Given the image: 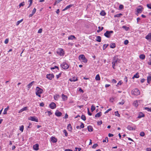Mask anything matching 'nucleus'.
<instances>
[{"label":"nucleus","mask_w":151,"mask_h":151,"mask_svg":"<svg viewBox=\"0 0 151 151\" xmlns=\"http://www.w3.org/2000/svg\"><path fill=\"white\" fill-rule=\"evenodd\" d=\"M143 9V8H139L137 9V13L136 14L138 16V14L139 13H141Z\"/></svg>","instance_id":"obj_13"},{"label":"nucleus","mask_w":151,"mask_h":151,"mask_svg":"<svg viewBox=\"0 0 151 151\" xmlns=\"http://www.w3.org/2000/svg\"><path fill=\"white\" fill-rule=\"evenodd\" d=\"M124 8V6L122 4H121L119 5V9H122Z\"/></svg>","instance_id":"obj_59"},{"label":"nucleus","mask_w":151,"mask_h":151,"mask_svg":"<svg viewBox=\"0 0 151 151\" xmlns=\"http://www.w3.org/2000/svg\"><path fill=\"white\" fill-rule=\"evenodd\" d=\"M84 124L82 122L81 123V125H80V127L81 128H83L84 127Z\"/></svg>","instance_id":"obj_61"},{"label":"nucleus","mask_w":151,"mask_h":151,"mask_svg":"<svg viewBox=\"0 0 151 151\" xmlns=\"http://www.w3.org/2000/svg\"><path fill=\"white\" fill-rule=\"evenodd\" d=\"M59 95L56 94L54 96V99L55 100L57 101L58 100L59 97H60Z\"/></svg>","instance_id":"obj_27"},{"label":"nucleus","mask_w":151,"mask_h":151,"mask_svg":"<svg viewBox=\"0 0 151 151\" xmlns=\"http://www.w3.org/2000/svg\"><path fill=\"white\" fill-rule=\"evenodd\" d=\"M61 65L62 68L65 70L68 69L69 67V65L65 62L63 63Z\"/></svg>","instance_id":"obj_7"},{"label":"nucleus","mask_w":151,"mask_h":151,"mask_svg":"<svg viewBox=\"0 0 151 151\" xmlns=\"http://www.w3.org/2000/svg\"><path fill=\"white\" fill-rule=\"evenodd\" d=\"M149 62H148V65H151V54L149 56Z\"/></svg>","instance_id":"obj_44"},{"label":"nucleus","mask_w":151,"mask_h":151,"mask_svg":"<svg viewBox=\"0 0 151 151\" xmlns=\"http://www.w3.org/2000/svg\"><path fill=\"white\" fill-rule=\"evenodd\" d=\"M98 29H99L97 30V32H99L103 29L104 28L103 27H101L99 26L98 27Z\"/></svg>","instance_id":"obj_35"},{"label":"nucleus","mask_w":151,"mask_h":151,"mask_svg":"<svg viewBox=\"0 0 151 151\" xmlns=\"http://www.w3.org/2000/svg\"><path fill=\"white\" fill-rule=\"evenodd\" d=\"M79 59L80 60H83V62L85 63H86L87 62V60L85 56L84 55H80L79 57Z\"/></svg>","instance_id":"obj_5"},{"label":"nucleus","mask_w":151,"mask_h":151,"mask_svg":"<svg viewBox=\"0 0 151 151\" xmlns=\"http://www.w3.org/2000/svg\"><path fill=\"white\" fill-rule=\"evenodd\" d=\"M110 47L111 48H114L116 47L115 44L114 43H111Z\"/></svg>","instance_id":"obj_41"},{"label":"nucleus","mask_w":151,"mask_h":151,"mask_svg":"<svg viewBox=\"0 0 151 151\" xmlns=\"http://www.w3.org/2000/svg\"><path fill=\"white\" fill-rule=\"evenodd\" d=\"M62 99L63 101L67 100L68 99V97L67 96L63 94L62 95Z\"/></svg>","instance_id":"obj_19"},{"label":"nucleus","mask_w":151,"mask_h":151,"mask_svg":"<svg viewBox=\"0 0 151 151\" xmlns=\"http://www.w3.org/2000/svg\"><path fill=\"white\" fill-rule=\"evenodd\" d=\"M103 142H108V138L107 137H106L105 138V139H103Z\"/></svg>","instance_id":"obj_49"},{"label":"nucleus","mask_w":151,"mask_h":151,"mask_svg":"<svg viewBox=\"0 0 151 151\" xmlns=\"http://www.w3.org/2000/svg\"><path fill=\"white\" fill-rule=\"evenodd\" d=\"M54 77L53 74H48L46 75V78L49 80H52Z\"/></svg>","instance_id":"obj_9"},{"label":"nucleus","mask_w":151,"mask_h":151,"mask_svg":"<svg viewBox=\"0 0 151 151\" xmlns=\"http://www.w3.org/2000/svg\"><path fill=\"white\" fill-rule=\"evenodd\" d=\"M147 7L151 9V4H147Z\"/></svg>","instance_id":"obj_64"},{"label":"nucleus","mask_w":151,"mask_h":151,"mask_svg":"<svg viewBox=\"0 0 151 151\" xmlns=\"http://www.w3.org/2000/svg\"><path fill=\"white\" fill-rule=\"evenodd\" d=\"M102 115V113L101 112H100L96 114L95 115V117H99Z\"/></svg>","instance_id":"obj_26"},{"label":"nucleus","mask_w":151,"mask_h":151,"mask_svg":"<svg viewBox=\"0 0 151 151\" xmlns=\"http://www.w3.org/2000/svg\"><path fill=\"white\" fill-rule=\"evenodd\" d=\"M151 81V76H150L147 77V82L149 83Z\"/></svg>","instance_id":"obj_34"},{"label":"nucleus","mask_w":151,"mask_h":151,"mask_svg":"<svg viewBox=\"0 0 151 151\" xmlns=\"http://www.w3.org/2000/svg\"><path fill=\"white\" fill-rule=\"evenodd\" d=\"M23 19H22L21 20L17 21V23H16V25L18 26L20 23H21L23 21Z\"/></svg>","instance_id":"obj_37"},{"label":"nucleus","mask_w":151,"mask_h":151,"mask_svg":"<svg viewBox=\"0 0 151 151\" xmlns=\"http://www.w3.org/2000/svg\"><path fill=\"white\" fill-rule=\"evenodd\" d=\"M55 68H57L58 69V70H59V68L58 67V66H55L54 67H51V69L53 70Z\"/></svg>","instance_id":"obj_56"},{"label":"nucleus","mask_w":151,"mask_h":151,"mask_svg":"<svg viewBox=\"0 0 151 151\" xmlns=\"http://www.w3.org/2000/svg\"><path fill=\"white\" fill-rule=\"evenodd\" d=\"M96 40L97 41L100 42L101 41V38L100 36H97L96 37Z\"/></svg>","instance_id":"obj_30"},{"label":"nucleus","mask_w":151,"mask_h":151,"mask_svg":"<svg viewBox=\"0 0 151 151\" xmlns=\"http://www.w3.org/2000/svg\"><path fill=\"white\" fill-rule=\"evenodd\" d=\"M34 83V81H32V82H31L29 84H28L27 86V88L28 89H29L32 86V85H33V83Z\"/></svg>","instance_id":"obj_21"},{"label":"nucleus","mask_w":151,"mask_h":151,"mask_svg":"<svg viewBox=\"0 0 151 151\" xmlns=\"http://www.w3.org/2000/svg\"><path fill=\"white\" fill-rule=\"evenodd\" d=\"M127 128L128 130H131L134 129L135 130V129L134 128L132 127L130 125L128 126L127 127Z\"/></svg>","instance_id":"obj_25"},{"label":"nucleus","mask_w":151,"mask_h":151,"mask_svg":"<svg viewBox=\"0 0 151 151\" xmlns=\"http://www.w3.org/2000/svg\"><path fill=\"white\" fill-rule=\"evenodd\" d=\"M27 106L24 107L22 108L21 109H20L19 111V113H20L24 111L27 110Z\"/></svg>","instance_id":"obj_18"},{"label":"nucleus","mask_w":151,"mask_h":151,"mask_svg":"<svg viewBox=\"0 0 151 151\" xmlns=\"http://www.w3.org/2000/svg\"><path fill=\"white\" fill-rule=\"evenodd\" d=\"M145 55L144 54H141L139 56V58L143 60L145 59Z\"/></svg>","instance_id":"obj_36"},{"label":"nucleus","mask_w":151,"mask_h":151,"mask_svg":"<svg viewBox=\"0 0 151 151\" xmlns=\"http://www.w3.org/2000/svg\"><path fill=\"white\" fill-rule=\"evenodd\" d=\"M63 133H65V135L66 137H67L68 135V133L65 129H64L63 131Z\"/></svg>","instance_id":"obj_46"},{"label":"nucleus","mask_w":151,"mask_h":151,"mask_svg":"<svg viewBox=\"0 0 151 151\" xmlns=\"http://www.w3.org/2000/svg\"><path fill=\"white\" fill-rule=\"evenodd\" d=\"M98 146V145L97 144H95L92 146V148H95Z\"/></svg>","instance_id":"obj_57"},{"label":"nucleus","mask_w":151,"mask_h":151,"mask_svg":"<svg viewBox=\"0 0 151 151\" xmlns=\"http://www.w3.org/2000/svg\"><path fill=\"white\" fill-rule=\"evenodd\" d=\"M139 135L142 137H144L145 135V133L143 132H141L140 133Z\"/></svg>","instance_id":"obj_53"},{"label":"nucleus","mask_w":151,"mask_h":151,"mask_svg":"<svg viewBox=\"0 0 151 151\" xmlns=\"http://www.w3.org/2000/svg\"><path fill=\"white\" fill-rule=\"evenodd\" d=\"M61 73H60L58 75H56V77L58 79L61 76Z\"/></svg>","instance_id":"obj_60"},{"label":"nucleus","mask_w":151,"mask_h":151,"mask_svg":"<svg viewBox=\"0 0 151 151\" xmlns=\"http://www.w3.org/2000/svg\"><path fill=\"white\" fill-rule=\"evenodd\" d=\"M9 108V106H7V107L5 108L4 109V111L3 113V114H7V111L8 110Z\"/></svg>","instance_id":"obj_22"},{"label":"nucleus","mask_w":151,"mask_h":151,"mask_svg":"<svg viewBox=\"0 0 151 151\" xmlns=\"http://www.w3.org/2000/svg\"><path fill=\"white\" fill-rule=\"evenodd\" d=\"M133 105L136 107L138 106V103L137 100L134 101L133 103Z\"/></svg>","instance_id":"obj_28"},{"label":"nucleus","mask_w":151,"mask_h":151,"mask_svg":"<svg viewBox=\"0 0 151 151\" xmlns=\"http://www.w3.org/2000/svg\"><path fill=\"white\" fill-rule=\"evenodd\" d=\"M122 27L126 31L128 30L129 29V27H126V26H123Z\"/></svg>","instance_id":"obj_40"},{"label":"nucleus","mask_w":151,"mask_h":151,"mask_svg":"<svg viewBox=\"0 0 151 151\" xmlns=\"http://www.w3.org/2000/svg\"><path fill=\"white\" fill-rule=\"evenodd\" d=\"M125 101L124 100H122L121 101L119 102V104L123 105L124 104V103H125Z\"/></svg>","instance_id":"obj_45"},{"label":"nucleus","mask_w":151,"mask_h":151,"mask_svg":"<svg viewBox=\"0 0 151 151\" xmlns=\"http://www.w3.org/2000/svg\"><path fill=\"white\" fill-rule=\"evenodd\" d=\"M96 109V107L95 106L93 105H92L91 107V110L92 112H93L94 110H95Z\"/></svg>","instance_id":"obj_38"},{"label":"nucleus","mask_w":151,"mask_h":151,"mask_svg":"<svg viewBox=\"0 0 151 151\" xmlns=\"http://www.w3.org/2000/svg\"><path fill=\"white\" fill-rule=\"evenodd\" d=\"M69 80L71 82H74L78 80V78L74 76L71 78H70Z\"/></svg>","instance_id":"obj_12"},{"label":"nucleus","mask_w":151,"mask_h":151,"mask_svg":"<svg viewBox=\"0 0 151 151\" xmlns=\"http://www.w3.org/2000/svg\"><path fill=\"white\" fill-rule=\"evenodd\" d=\"M145 116V114L142 112H140L139 113L138 116V118H141L142 117Z\"/></svg>","instance_id":"obj_20"},{"label":"nucleus","mask_w":151,"mask_h":151,"mask_svg":"<svg viewBox=\"0 0 151 151\" xmlns=\"http://www.w3.org/2000/svg\"><path fill=\"white\" fill-rule=\"evenodd\" d=\"M36 94L38 97H41V94L43 92V90L40 88L39 87L37 86L36 88Z\"/></svg>","instance_id":"obj_1"},{"label":"nucleus","mask_w":151,"mask_h":151,"mask_svg":"<svg viewBox=\"0 0 151 151\" xmlns=\"http://www.w3.org/2000/svg\"><path fill=\"white\" fill-rule=\"evenodd\" d=\"M67 129L69 131H71L72 130V127L70 124H69L67 126Z\"/></svg>","instance_id":"obj_31"},{"label":"nucleus","mask_w":151,"mask_h":151,"mask_svg":"<svg viewBox=\"0 0 151 151\" xmlns=\"http://www.w3.org/2000/svg\"><path fill=\"white\" fill-rule=\"evenodd\" d=\"M33 148L35 150H37L39 149V145L36 144L33 146Z\"/></svg>","instance_id":"obj_14"},{"label":"nucleus","mask_w":151,"mask_h":151,"mask_svg":"<svg viewBox=\"0 0 151 151\" xmlns=\"http://www.w3.org/2000/svg\"><path fill=\"white\" fill-rule=\"evenodd\" d=\"M129 43V41L127 40H126L124 41V44L125 45H127Z\"/></svg>","instance_id":"obj_62"},{"label":"nucleus","mask_w":151,"mask_h":151,"mask_svg":"<svg viewBox=\"0 0 151 151\" xmlns=\"http://www.w3.org/2000/svg\"><path fill=\"white\" fill-rule=\"evenodd\" d=\"M95 80L96 81H99L100 80V78L99 74H97L95 77Z\"/></svg>","instance_id":"obj_32"},{"label":"nucleus","mask_w":151,"mask_h":151,"mask_svg":"<svg viewBox=\"0 0 151 151\" xmlns=\"http://www.w3.org/2000/svg\"><path fill=\"white\" fill-rule=\"evenodd\" d=\"M76 38L73 35H71L68 37V40H73L74 39H76Z\"/></svg>","instance_id":"obj_16"},{"label":"nucleus","mask_w":151,"mask_h":151,"mask_svg":"<svg viewBox=\"0 0 151 151\" xmlns=\"http://www.w3.org/2000/svg\"><path fill=\"white\" fill-rule=\"evenodd\" d=\"M55 114L57 116L59 117L62 115V113L57 110L55 111Z\"/></svg>","instance_id":"obj_11"},{"label":"nucleus","mask_w":151,"mask_h":151,"mask_svg":"<svg viewBox=\"0 0 151 151\" xmlns=\"http://www.w3.org/2000/svg\"><path fill=\"white\" fill-rule=\"evenodd\" d=\"M51 141L53 143H56L57 141V139L54 137H52L51 138Z\"/></svg>","instance_id":"obj_15"},{"label":"nucleus","mask_w":151,"mask_h":151,"mask_svg":"<svg viewBox=\"0 0 151 151\" xmlns=\"http://www.w3.org/2000/svg\"><path fill=\"white\" fill-rule=\"evenodd\" d=\"M28 119L29 120H31L32 121H35L37 122H38V119L35 116H31L28 118Z\"/></svg>","instance_id":"obj_8"},{"label":"nucleus","mask_w":151,"mask_h":151,"mask_svg":"<svg viewBox=\"0 0 151 151\" xmlns=\"http://www.w3.org/2000/svg\"><path fill=\"white\" fill-rule=\"evenodd\" d=\"M113 33V31H106L104 34V35L107 38H110L111 34Z\"/></svg>","instance_id":"obj_6"},{"label":"nucleus","mask_w":151,"mask_h":151,"mask_svg":"<svg viewBox=\"0 0 151 151\" xmlns=\"http://www.w3.org/2000/svg\"><path fill=\"white\" fill-rule=\"evenodd\" d=\"M115 115L116 116H117L119 117H120V114L119 113V112L118 111H115Z\"/></svg>","instance_id":"obj_42"},{"label":"nucleus","mask_w":151,"mask_h":151,"mask_svg":"<svg viewBox=\"0 0 151 151\" xmlns=\"http://www.w3.org/2000/svg\"><path fill=\"white\" fill-rule=\"evenodd\" d=\"M9 39H5V41H4V43L6 44H7L9 42Z\"/></svg>","instance_id":"obj_63"},{"label":"nucleus","mask_w":151,"mask_h":151,"mask_svg":"<svg viewBox=\"0 0 151 151\" xmlns=\"http://www.w3.org/2000/svg\"><path fill=\"white\" fill-rule=\"evenodd\" d=\"M119 60L118 58V56H116L114 57L113 61L112 62V67L114 69H115V64L118 62H119Z\"/></svg>","instance_id":"obj_2"},{"label":"nucleus","mask_w":151,"mask_h":151,"mask_svg":"<svg viewBox=\"0 0 151 151\" xmlns=\"http://www.w3.org/2000/svg\"><path fill=\"white\" fill-rule=\"evenodd\" d=\"M49 106L51 109H53L56 108V105L54 103L52 102L50 104Z\"/></svg>","instance_id":"obj_10"},{"label":"nucleus","mask_w":151,"mask_h":151,"mask_svg":"<svg viewBox=\"0 0 151 151\" xmlns=\"http://www.w3.org/2000/svg\"><path fill=\"white\" fill-rule=\"evenodd\" d=\"M139 76L138 74V73H137L134 76L132 77V78L134 79V78H138L139 77Z\"/></svg>","instance_id":"obj_29"},{"label":"nucleus","mask_w":151,"mask_h":151,"mask_svg":"<svg viewBox=\"0 0 151 151\" xmlns=\"http://www.w3.org/2000/svg\"><path fill=\"white\" fill-rule=\"evenodd\" d=\"M29 6L28 7V8L29 7L32 5V0H29Z\"/></svg>","instance_id":"obj_50"},{"label":"nucleus","mask_w":151,"mask_h":151,"mask_svg":"<svg viewBox=\"0 0 151 151\" xmlns=\"http://www.w3.org/2000/svg\"><path fill=\"white\" fill-rule=\"evenodd\" d=\"M122 81H119L118 83H117V84L116 85V86H118V85H121L122 84Z\"/></svg>","instance_id":"obj_54"},{"label":"nucleus","mask_w":151,"mask_h":151,"mask_svg":"<svg viewBox=\"0 0 151 151\" xmlns=\"http://www.w3.org/2000/svg\"><path fill=\"white\" fill-rule=\"evenodd\" d=\"M122 14L121 13H120L116 15H115L114 16V17H120L121 16H122Z\"/></svg>","instance_id":"obj_39"},{"label":"nucleus","mask_w":151,"mask_h":151,"mask_svg":"<svg viewBox=\"0 0 151 151\" xmlns=\"http://www.w3.org/2000/svg\"><path fill=\"white\" fill-rule=\"evenodd\" d=\"M132 93L133 95L137 96L140 94V92L137 88H136L132 91Z\"/></svg>","instance_id":"obj_4"},{"label":"nucleus","mask_w":151,"mask_h":151,"mask_svg":"<svg viewBox=\"0 0 151 151\" xmlns=\"http://www.w3.org/2000/svg\"><path fill=\"white\" fill-rule=\"evenodd\" d=\"M145 109L147 110V111L150 112H151V108H148V107H145L144 108Z\"/></svg>","instance_id":"obj_51"},{"label":"nucleus","mask_w":151,"mask_h":151,"mask_svg":"<svg viewBox=\"0 0 151 151\" xmlns=\"http://www.w3.org/2000/svg\"><path fill=\"white\" fill-rule=\"evenodd\" d=\"M36 8H34L32 11V13L34 14L36 12Z\"/></svg>","instance_id":"obj_58"},{"label":"nucleus","mask_w":151,"mask_h":151,"mask_svg":"<svg viewBox=\"0 0 151 151\" xmlns=\"http://www.w3.org/2000/svg\"><path fill=\"white\" fill-rule=\"evenodd\" d=\"M106 13L104 10H102L100 13V14L102 16H104L106 15Z\"/></svg>","instance_id":"obj_33"},{"label":"nucleus","mask_w":151,"mask_h":151,"mask_svg":"<svg viewBox=\"0 0 151 151\" xmlns=\"http://www.w3.org/2000/svg\"><path fill=\"white\" fill-rule=\"evenodd\" d=\"M76 150L75 151H80L81 150V148H78V147H76L75 148Z\"/></svg>","instance_id":"obj_55"},{"label":"nucleus","mask_w":151,"mask_h":151,"mask_svg":"<svg viewBox=\"0 0 151 151\" xmlns=\"http://www.w3.org/2000/svg\"><path fill=\"white\" fill-rule=\"evenodd\" d=\"M24 126L23 125L19 127V130L22 132H23L24 130Z\"/></svg>","instance_id":"obj_43"},{"label":"nucleus","mask_w":151,"mask_h":151,"mask_svg":"<svg viewBox=\"0 0 151 151\" xmlns=\"http://www.w3.org/2000/svg\"><path fill=\"white\" fill-rule=\"evenodd\" d=\"M56 52L60 56H63L65 53L63 50L61 48H58Z\"/></svg>","instance_id":"obj_3"},{"label":"nucleus","mask_w":151,"mask_h":151,"mask_svg":"<svg viewBox=\"0 0 151 151\" xmlns=\"http://www.w3.org/2000/svg\"><path fill=\"white\" fill-rule=\"evenodd\" d=\"M145 38L147 40H151V33H149L146 37Z\"/></svg>","instance_id":"obj_17"},{"label":"nucleus","mask_w":151,"mask_h":151,"mask_svg":"<svg viewBox=\"0 0 151 151\" xmlns=\"http://www.w3.org/2000/svg\"><path fill=\"white\" fill-rule=\"evenodd\" d=\"M108 45H106V44H104L103 45V50H104L106 48Z\"/></svg>","instance_id":"obj_52"},{"label":"nucleus","mask_w":151,"mask_h":151,"mask_svg":"<svg viewBox=\"0 0 151 151\" xmlns=\"http://www.w3.org/2000/svg\"><path fill=\"white\" fill-rule=\"evenodd\" d=\"M73 6V4H70L69 5H68L66 6L65 9H63V11H64L68 9L69 8H70V7H72Z\"/></svg>","instance_id":"obj_23"},{"label":"nucleus","mask_w":151,"mask_h":151,"mask_svg":"<svg viewBox=\"0 0 151 151\" xmlns=\"http://www.w3.org/2000/svg\"><path fill=\"white\" fill-rule=\"evenodd\" d=\"M81 119L83 121H85L86 120V116L84 115H82L81 116Z\"/></svg>","instance_id":"obj_48"},{"label":"nucleus","mask_w":151,"mask_h":151,"mask_svg":"<svg viewBox=\"0 0 151 151\" xmlns=\"http://www.w3.org/2000/svg\"><path fill=\"white\" fill-rule=\"evenodd\" d=\"M25 5V2L24 1H23L20 3L19 4V8L21 6H24Z\"/></svg>","instance_id":"obj_47"},{"label":"nucleus","mask_w":151,"mask_h":151,"mask_svg":"<svg viewBox=\"0 0 151 151\" xmlns=\"http://www.w3.org/2000/svg\"><path fill=\"white\" fill-rule=\"evenodd\" d=\"M88 131L91 132L93 131V128L91 126H89L88 127Z\"/></svg>","instance_id":"obj_24"}]
</instances>
